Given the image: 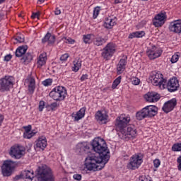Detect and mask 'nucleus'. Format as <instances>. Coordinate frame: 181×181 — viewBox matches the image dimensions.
Wrapping results in <instances>:
<instances>
[{"instance_id": "1", "label": "nucleus", "mask_w": 181, "mask_h": 181, "mask_svg": "<svg viewBox=\"0 0 181 181\" xmlns=\"http://www.w3.org/2000/svg\"><path fill=\"white\" fill-rule=\"evenodd\" d=\"M90 146H92L93 151L98 155L87 157L85 160V168L87 170H93V172L101 170L110 160V155H108L110 150L107 146V143L105 140L98 137L93 140Z\"/></svg>"}, {"instance_id": "2", "label": "nucleus", "mask_w": 181, "mask_h": 181, "mask_svg": "<svg viewBox=\"0 0 181 181\" xmlns=\"http://www.w3.org/2000/svg\"><path fill=\"white\" fill-rule=\"evenodd\" d=\"M37 181H54V175L52 168L47 165H42L36 170Z\"/></svg>"}, {"instance_id": "3", "label": "nucleus", "mask_w": 181, "mask_h": 181, "mask_svg": "<svg viewBox=\"0 0 181 181\" xmlns=\"http://www.w3.org/2000/svg\"><path fill=\"white\" fill-rule=\"evenodd\" d=\"M158 107L156 105H148L141 110L136 113V118L139 121H142L144 118H153L158 115Z\"/></svg>"}, {"instance_id": "4", "label": "nucleus", "mask_w": 181, "mask_h": 181, "mask_svg": "<svg viewBox=\"0 0 181 181\" xmlns=\"http://www.w3.org/2000/svg\"><path fill=\"white\" fill-rule=\"evenodd\" d=\"M149 80L153 86H158L159 88L163 89L166 87V79L163 78V74L159 71H152Z\"/></svg>"}, {"instance_id": "5", "label": "nucleus", "mask_w": 181, "mask_h": 181, "mask_svg": "<svg viewBox=\"0 0 181 181\" xmlns=\"http://www.w3.org/2000/svg\"><path fill=\"white\" fill-rule=\"evenodd\" d=\"M138 132L136 131V127H135L134 125H129L124 129H122L119 133V138L124 141L134 139V138H136Z\"/></svg>"}, {"instance_id": "6", "label": "nucleus", "mask_w": 181, "mask_h": 181, "mask_svg": "<svg viewBox=\"0 0 181 181\" xmlns=\"http://www.w3.org/2000/svg\"><path fill=\"white\" fill-rule=\"evenodd\" d=\"M49 95L55 101H64L67 95V90L63 86H57L52 90Z\"/></svg>"}, {"instance_id": "7", "label": "nucleus", "mask_w": 181, "mask_h": 181, "mask_svg": "<svg viewBox=\"0 0 181 181\" xmlns=\"http://www.w3.org/2000/svg\"><path fill=\"white\" fill-rule=\"evenodd\" d=\"M143 162L144 153H136L130 158L129 163L127 164V168L131 169V170H136V169H139Z\"/></svg>"}, {"instance_id": "8", "label": "nucleus", "mask_w": 181, "mask_h": 181, "mask_svg": "<svg viewBox=\"0 0 181 181\" xmlns=\"http://www.w3.org/2000/svg\"><path fill=\"white\" fill-rule=\"evenodd\" d=\"M115 52H117V45L109 42L102 49L101 57L106 62L111 60V57L115 54Z\"/></svg>"}, {"instance_id": "9", "label": "nucleus", "mask_w": 181, "mask_h": 181, "mask_svg": "<svg viewBox=\"0 0 181 181\" xmlns=\"http://www.w3.org/2000/svg\"><path fill=\"white\" fill-rule=\"evenodd\" d=\"M15 78L13 76H6L0 79V92L6 93V91H9L12 87H13V82Z\"/></svg>"}, {"instance_id": "10", "label": "nucleus", "mask_w": 181, "mask_h": 181, "mask_svg": "<svg viewBox=\"0 0 181 181\" xmlns=\"http://www.w3.org/2000/svg\"><path fill=\"white\" fill-rule=\"evenodd\" d=\"M129 122H131V117L123 114L116 118L115 125L117 129H119L120 132L122 129L127 128Z\"/></svg>"}, {"instance_id": "11", "label": "nucleus", "mask_w": 181, "mask_h": 181, "mask_svg": "<svg viewBox=\"0 0 181 181\" xmlns=\"http://www.w3.org/2000/svg\"><path fill=\"white\" fill-rule=\"evenodd\" d=\"M10 156L14 159H21L25 156V149L21 146H13L10 150Z\"/></svg>"}, {"instance_id": "12", "label": "nucleus", "mask_w": 181, "mask_h": 181, "mask_svg": "<svg viewBox=\"0 0 181 181\" xmlns=\"http://www.w3.org/2000/svg\"><path fill=\"white\" fill-rule=\"evenodd\" d=\"M13 161L11 160H5L1 166V173L3 176L8 177L12 175Z\"/></svg>"}, {"instance_id": "13", "label": "nucleus", "mask_w": 181, "mask_h": 181, "mask_svg": "<svg viewBox=\"0 0 181 181\" xmlns=\"http://www.w3.org/2000/svg\"><path fill=\"white\" fill-rule=\"evenodd\" d=\"M166 18V12H160L156 15L154 18H153V24L156 28H160L165 25Z\"/></svg>"}, {"instance_id": "14", "label": "nucleus", "mask_w": 181, "mask_h": 181, "mask_svg": "<svg viewBox=\"0 0 181 181\" xmlns=\"http://www.w3.org/2000/svg\"><path fill=\"white\" fill-rule=\"evenodd\" d=\"M176 105H177V100L176 98H173L164 103L162 110L165 114H169V112L175 110Z\"/></svg>"}, {"instance_id": "15", "label": "nucleus", "mask_w": 181, "mask_h": 181, "mask_svg": "<svg viewBox=\"0 0 181 181\" xmlns=\"http://www.w3.org/2000/svg\"><path fill=\"white\" fill-rule=\"evenodd\" d=\"M91 144L88 142H81L76 145V152L79 155H86L90 152Z\"/></svg>"}, {"instance_id": "16", "label": "nucleus", "mask_w": 181, "mask_h": 181, "mask_svg": "<svg viewBox=\"0 0 181 181\" xmlns=\"http://www.w3.org/2000/svg\"><path fill=\"white\" fill-rule=\"evenodd\" d=\"M165 86L169 93H175V91H177V89L179 88V80L176 78H170L167 84L165 83Z\"/></svg>"}, {"instance_id": "17", "label": "nucleus", "mask_w": 181, "mask_h": 181, "mask_svg": "<svg viewBox=\"0 0 181 181\" xmlns=\"http://www.w3.org/2000/svg\"><path fill=\"white\" fill-rule=\"evenodd\" d=\"M168 29L170 32H173V33H177V35H180L181 33V20H177L172 21L170 23Z\"/></svg>"}, {"instance_id": "18", "label": "nucleus", "mask_w": 181, "mask_h": 181, "mask_svg": "<svg viewBox=\"0 0 181 181\" xmlns=\"http://www.w3.org/2000/svg\"><path fill=\"white\" fill-rule=\"evenodd\" d=\"M144 100L148 103H158L160 100V95L156 92H148L144 95Z\"/></svg>"}, {"instance_id": "19", "label": "nucleus", "mask_w": 181, "mask_h": 181, "mask_svg": "<svg viewBox=\"0 0 181 181\" xmlns=\"http://www.w3.org/2000/svg\"><path fill=\"white\" fill-rule=\"evenodd\" d=\"M147 56H148L151 60H154V59H158V57H160L162 54V51L159 49V48L153 46L151 49H148L147 52Z\"/></svg>"}, {"instance_id": "20", "label": "nucleus", "mask_w": 181, "mask_h": 181, "mask_svg": "<svg viewBox=\"0 0 181 181\" xmlns=\"http://www.w3.org/2000/svg\"><path fill=\"white\" fill-rule=\"evenodd\" d=\"M47 146V139L45 136H40L35 141V145L34 146L35 149H42L45 151V148Z\"/></svg>"}, {"instance_id": "21", "label": "nucleus", "mask_w": 181, "mask_h": 181, "mask_svg": "<svg viewBox=\"0 0 181 181\" xmlns=\"http://www.w3.org/2000/svg\"><path fill=\"white\" fill-rule=\"evenodd\" d=\"M128 57L125 56L124 58L120 59L119 63L117 65V74H122L125 71L127 67V63Z\"/></svg>"}, {"instance_id": "22", "label": "nucleus", "mask_w": 181, "mask_h": 181, "mask_svg": "<svg viewBox=\"0 0 181 181\" xmlns=\"http://www.w3.org/2000/svg\"><path fill=\"white\" fill-rule=\"evenodd\" d=\"M117 17L109 16L105 18V23L103 24L104 28L106 29H112L115 25H117Z\"/></svg>"}, {"instance_id": "23", "label": "nucleus", "mask_w": 181, "mask_h": 181, "mask_svg": "<svg viewBox=\"0 0 181 181\" xmlns=\"http://www.w3.org/2000/svg\"><path fill=\"white\" fill-rule=\"evenodd\" d=\"M95 119L99 124L103 125V124H107L108 122V115L103 113L101 111L98 110L95 114Z\"/></svg>"}, {"instance_id": "24", "label": "nucleus", "mask_w": 181, "mask_h": 181, "mask_svg": "<svg viewBox=\"0 0 181 181\" xmlns=\"http://www.w3.org/2000/svg\"><path fill=\"white\" fill-rule=\"evenodd\" d=\"M54 42H56V36L52 35L50 33H47L42 39V43L43 44L47 42L48 45H53Z\"/></svg>"}, {"instance_id": "25", "label": "nucleus", "mask_w": 181, "mask_h": 181, "mask_svg": "<svg viewBox=\"0 0 181 181\" xmlns=\"http://www.w3.org/2000/svg\"><path fill=\"white\" fill-rule=\"evenodd\" d=\"M105 43H107V39L102 36H97L93 39L94 46L100 47L105 45Z\"/></svg>"}, {"instance_id": "26", "label": "nucleus", "mask_w": 181, "mask_h": 181, "mask_svg": "<svg viewBox=\"0 0 181 181\" xmlns=\"http://www.w3.org/2000/svg\"><path fill=\"white\" fill-rule=\"evenodd\" d=\"M28 50V45L20 46L17 48L16 51V57H22V56L25 55Z\"/></svg>"}, {"instance_id": "27", "label": "nucleus", "mask_w": 181, "mask_h": 181, "mask_svg": "<svg viewBox=\"0 0 181 181\" xmlns=\"http://www.w3.org/2000/svg\"><path fill=\"white\" fill-rule=\"evenodd\" d=\"M86 108L85 107H82L80 109L79 111L76 112V114L73 115V117L74 118V119L76 121H80L81 118H84V115H86Z\"/></svg>"}, {"instance_id": "28", "label": "nucleus", "mask_w": 181, "mask_h": 181, "mask_svg": "<svg viewBox=\"0 0 181 181\" xmlns=\"http://www.w3.org/2000/svg\"><path fill=\"white\" fill-rule=\"evenodd\" d=\"M23 179H25L27 181H32L33 180V177L35 175L33 174V171L30 170H25L22 173Z\"/></svg>"}, {"instance_id": "29", "label": "nucleus", "mask_w": 181, "mask_h": 181, "mask_svg": "<svg viewBox=\"0 0 181 181\" xmlns=\"http://www.w3.org/2000/svg\"><path fill=\"white\" fill-rule=\"evenodd\" d=\"M36 88V81H35V78L31 77L29 79V84H28V91L31 94L35 93V89Z\"/></svg>"}, {"instance_id": "30", "label": "nucleus", "mask_w": 181, "mask_h": 181, "mask_svg": "<svg viewBox=\"0 0 181 181\" xmlns=\"http://www.w3.org/2000/svg\"><path fill=\"white\" fill-rule=\"evenodd\" d=\"M21 62H23L24 64H28L33 60V56L30 52L24 54V56L21 59Z\"/></svg>"}, {"instance_id": "31", "label": "nucleus", "mask_w": 181, "mask_h": 181, "mask_svg": "<svg viewBox=\"0 0 181 181\" xmlns=\"http://www.w3.org/2000/svg\"><path fill=\"white\" fill-rule=\"evenodd\" d=\"M74 66L72 67V71L77 73L80 69H81V59H76L73 62Z\"/></svg>"}, {"instance_id": "32", "label": "nucleus", "mask_w": 181, "mask_h": 181, "mask_svg": "<svg viewBox=\"0 0 181 181\" xmlns=\"http://www.w3.org/2000/svg\"><path fill=\"white\" fill-rule=\"evenodd\" d=\"M46 60H47V57H46V54H41L37 60V64L39 67H42L46 64Z\"/></svg>"}, {"instance_id": "33", "label": "nucleus", "mask_w": 181, "mask_h": 181, "mask_svg": "<svg viewBox=\"0 0 181 181\" xmlns=\"http://www.w3.org/2000/svg\"><path fill=\"white\" fill-rule=\"evenodd\" d=\"M122 79V77L119 76L113 81L112 85V90H115V88H117V87L119 86Z\"/></svg>"}, {"instance_id": "34", "label": "nucleus", "mask_w": 181, "mask_h": 181, "mask_svg": "<svg viewBox=\"0 0 181 181\" xmlns=\"http://www.w3.org/2000/svg\"><path fill=\"white\" fill-rule=\"evenodd\" d=\"M172 151L173 152H180L181 151V142L180 143H176L173 145L172 146Z\"/></svg>"}, {"instance_id": "35", "label": "nucleus", "mask_w": 181, "mask_h": 181, "mask_svg": "<svg viewBox=\"0 0 181 181\" xmlns=\"http://www.w3.org/2000/svg\"><path fill=\"white\" fill-rule=\"evenodd\" d=\"M83 40L84 43L90 45L91 43V35L90 34L85 35L83 37Z\"/></svg>"}, {"instance_id": "36", "label": "nucleus", "mask_w": 181, "mask_h": 181, "mask_svg": "<svg viewBox=\"0 0 181 181\" xmlns=\"http://www.w3.org/2000/svg\"><path fill=\"white\" fill-rule=\"evenodd\" d=\"M62 40L65 42V43H69V45H74V43H76V40L74 39H71V37H62Z\"/></svg>"}, {"instance_id": "37", "label": "nucleus", "mask_w": 181, "mask_h": 181, "mask_svg": "<svg viewBox=\"0 0 181 181\" xmlns=\"http://www.w3.org/2000/svg\"><path fill=\"white\" fill-rule=\"evenodd\" d=\"M35 135H36V133L33 132L23 133V138H25V139H30V138H32L33 136H35Z\"/></svg>"}, {"instance_id": "38", "label": "nucleus", "mask_w": 181, "mask_h": 181, "mask_svg": "<svg viewBox=\"0 0 181 181\" xmlns=\"http://www.w3.org/2000/svg\"><path fill=\"white\" fill-rule=\"evenodd\" d=\"M15 43H23L25 42V37L23 35H18L14 38Z\"/></svg>"}, {"instance_id": "39", "label": "nucleus", "mask_w": 181, "mask_h": 181, "mask_svg": "<svg viewBox=\"0 0 181 181\" xmlns=\"http://www.w3.org/2000/svg\"><path fill=\"white\" fill-rule=\"evenodd\" d=\"M52 83H53V79L48 78L42 81V85L45 86V87H49V86H52Z\"/></svg>"}, {"instance_id": "40", "label": "nucleus", "mask_w": 181, "mask_h": 181, "mask_svg": "<svg viewBox=\"0 0 181 181\" xmlns=\"http://www.w3.org/2000/svg\"><path fill=\"white\" fill-rule=\"evenodd\" d=\"M100 7H95L93 10V19H97V17L98 16V15H100Z\"/></svg>"}, {"instance_id": "41", "label": "nucleus", "mask_w": 181, "mask_h": 181, "mask_svg": "<svg viewBox=\"0 0 181 181\" xmlns=\"http://www.w3.org/2000/svg\"><path fill=\"white\" fill-rule=\"evenodd\" d=\"M70 57V55L67 53L62 54L60 57L61 62H67V59Z\"/></svg>"}, {"instance_id": "42", "label": "nucleus", "mask_w": 181, "mask_h": 181, "mask_svg": "<svg viewBox=\"0 0 181 181\" xmlns=\"http://www.w3.org/2000/svg\"><path fill=\"white\" fill-rule=\"evenodd\" d=\"M44 108H45V101L40 100L38 105V110L40 112H42Z\"/></svg>"}, {"instance_id": "43", "label": "nucleus", "mask_w": 181, "mask_h": 181, "mask_svg": "<svg viewBox=\"0 0 181 181\" xmlns=\"http://www.w3.org/2000/svg\"><path fill=\"white\" fill-rule=\"evenodd\" d=\"M178 60H179V55L174 54L172 56L170 62H171V63L173 64V63H177Z\"/></svg>"}, {"instance_id": "44", "label": "nucleus", "mask_w": 181, "mask_h": 181, "mask_svg": "<svg viewBox=\"0 0 181 181\" xmlns=\"http://www.w3.org/2000/svg\"><path fill=\"white\" fill-rule=\"evenodd\" d=\"M139 83H141V80H139L138 78H133L132 79V84L134 86H138L139 85Z\"/></svg>"}, {"instance_id": "45", "label": "nucleus", "mask_w": 181, "mask_h": 181, "mask_svg": "<svg viewBox=\"0 0 181 181\" xmlns=\"http://www.w3.org/2000/svg\"><path fill=\"white\" fill-rule=\"evenodd\" d=\"M48 107L52 110V111H54V109L57 108L59 107V105L54 102L51 103L50 105H48Z\"/></svg>"}, {"instance_id": "46", "label": "nucleus", "mask_w": 181, "mask_h": 181, "mask_svg": "<svg viewBox=\"0 0 181 181\" xmlns=\"http://www.w3.org/2000/svg\"><path fill=\"white\" fill-rule=\"evenodd\" d=\"M134 33L136 34V37H144V36H145V32L144 31H136Z\"/></svg>"}, {"instance_id": "47", "label": "nucleus", "mask_w": 181, "mask_h": 181, "mask_svg": "<svg viewBox=\"0 0 181 181\" xmlns=\"http://www.w3.org/2000/svg\"><path fill=\"white\" fill-rule=\"evenodd\" d=\"M23 129H25L24 133L32 132V125L25 126Z\"/></svg>"}, {"instance_id": "48", "label": "nucleus", "mask_w": 181, "mask_h": 181, "mask_svg": "<svg viewBox=\"0 0 181 181\" xmlns=\"http://www.w3.org/2000/svg\"><path fill=\"white\" fill-rule=\"evenodd\" d=\"M153 165L154 168H158L159 166H160V160L159 159H155L153 160Z\"/></svg>"}, {"instance_id": "49", "label": "nucleus", "mask_w": 181, "mask_h": 181, "mask_svg": "<svg viewBox=\"0 0 181 181\" xmlns=\"http://www.w3.org/2000/svg\"><path fill=\"white\" fill-rule=\"evenodd\" d=\"M177 163H178L177 169L181 172V156H180L177 159Z\"/></svg>"}, {"instance_id": "50", "label": "nucleus", "mask_w": 181, "mask_h": 181, "mask_svg": "<svg viewBox=\"0 0 181 181\" xmlns=\"http://www.w3.org/2000/svg\"><path fill=\"white\" fill-rule=\"evenodd\" d=\"M73 177L75 180L80 181L81 180L82 176L80 174H74Z\"/></svg>"}, {"instance_id": "51", "label": "nucleus", "mask_w": 181, "mask_h": 181, "mask_svg": "<svg viewBox=\"0 0 181 181\" xmlns=\"http://www.w3.org/2000/svg\"><path fill=\"white\" fill-rule=\"evenodd\" d=\"M39 16H40V12L33 13L31 16V18L33 19H35V18H37L39 19Z\"/></svg>"}, {"instance_id": "52", "label": "nucleus", "mask_w": 181, "mask_h": 181, "mask_svg": "<svg viewBox=\"0 0 181 181\" xmlns=\"http://www.w3.org/2000/svg\"><path fill=\"white\" fill-rule=\"evenodd\" d=\"M88 79V75L87 74H83L80 78L81 81H85Z\"/></svg>"}, {"instance_id": "53", "label": "nucleus", "mask_w": 181, "mask_h": 181, "mask_svg": "<svg viewBox=\"0 0 181 181\" xmlns=\"http://www.w3.org/2000/svg\"><path fill=\"white\" fill-rule=\"evenodd\" d=\"M11 59H12V55H11V54H7L4 57L5 62H9V60H11Z\"/></svg>"}, {"instance_id": "54", "label": "nucleus", "mask_w": 181, "mask_h": 181, "mask_svg": "<svg viewBox=\"0 0 181 181\" xmlns=\"http://www.w3.org/2000/svg\"><path fill=\"white\" fill-rule=\"evenodd\" d=\"M60 13H62V11L60 10V8H59V7H57L54 11V14L60 15Z\"/></svg>"}, {"instance_id": "55", "label": "nucleus", "mask_w": 181, "mask_h": 181, "mask_svg": "<svg viewBox=\"0 0 181 181\" xmlns=\"http://www.w3.org/2000/svg\"><path fill=\"white\" fill-rule=\"evenodd\" d=\"M134 37H136V35L135 34V32L134 33H132L131 34H129V39H134Z\"/></svg>"}, {"instance_id": "56", "label": "nucleus", "mask_w": 181, "mask_h": 181, "mask_svg": "<svg viewBox=\"0 0 181 181\" xmlns=\"http://www.w3.org/2000/svg\"><path fill=\"white\" fill-rule=\"evenodd\" d=\"M4 119H5V117H4V115L0 114V125H2V122H4Z\"/></svg>"}, {"instance_id": "57", "label": "nucleus", "mask_w": 181, "mask_h": 181, "mask_svg": "<svg viewBox=\"0 0 181 181\" xmlns=\"http://www.w3.org/2000/svg\"><path fill=\"white\" fill-rule=\"evenodd\" d=\"M22 177H23V176L21 175H16L15 177H14V180H19V179H22Z\"/></svg>"}, {"instance_id": "58", "label": "nucleus", "mask_w": 181, "mask_h": 181, "mask_svg": "<svg viewBox=\"0 0 181 181\" xmlns=\"http://www.w3.org/2000/svg\"><path fill=\"white\" fill-rule=\"evenodd\" d=\"M122 2V0H115V4H121Z\"/></svg>"}, {"instance_id": "59", "label": "nucleus", "mask_w": 181, "mask_h": 181, "mask_svg": "<svg viewBox=\"0 0 181 181\" xmlns=\"http://www.w3.org/2000/svg\"><path fill=\"white\" fill-rule=\"evenodd\" d=\"M45 2V0H38L37 4H43Z\"/></svg>"}, {"instance_id": "60", "label": "nucleus", "mask_w": 181, "mask_h": 181, "mask_svg": "<svg viewBox=\"0 0 181 181\" xmlns=\"http://www.w3.org/2000/svg\"><path fill=\"white\" fill-rule=\"evenodd\" d=\"M6 0H0V5L1 4H4V2H5Z\"/></svg>"}, {"instance_id": "61", "label": "nucleus", "mask_w": 181, "mask_h": 181, "mask_svg": "<svg viewBox=\"0 0 181 181\" xmlns=\"http://www.w3.org/2000/svg\"><path fill=\"white\" fill-rule=\"evenodd\" d=\"M2 19V14H0V21Z\"/></svg>"}, {"instance_id": "62", "label": "nucleus", "mask_w": 181, "mask_h": 181, "mask_svg": "<svg viewBox=\"0 0 181 181\" xmlns=\"http://www.w3.org/2000/svg\"><path fill=\"white\" fill-rule=\"evenodd\" d=\"M142 1H148V0H142Z\"/></svg>"}]
</instances>
